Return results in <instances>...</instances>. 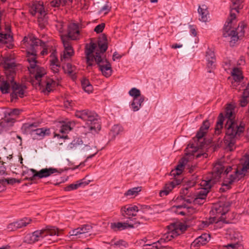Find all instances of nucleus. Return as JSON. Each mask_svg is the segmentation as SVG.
I'll return each mask as SVG.
<instances>
[{"mask_svg":"<svg viewBox=\"0 0 249 249\" xmlns=\"http://www.w3.org/2000/svg\"><path fill=\"white\" fill-rule=\"evenodd\" d=\"M26 87L25 86L17 84L16 82L12 85V93L11 94V100L17 99L18 97L23 98L25 95Z\"/></svg>","mask_w":249,"mask_h":249,"instance_id":"nucleus-16","label":"nucleus"},{"mask_svg":"<svg viewBox=\"0 0 249 249\" xmlns=\"http://www.w3.org/2000/svg\"><path fill=\"white\" fill-rule=\"evenodd\" d=\"M51 57H52V58L50 60V65H51V64H58V60L57 57L55 56L54 53H52V54L51 55Z\"/></svg>","mask_w":249,"mask_h":249,"instance_id":"nucleus-56","label":"nucleus"},{"mask_svg":"<svg viewBox=\"0 0 249 249\" xmlns=\"http://www.w3.org/2000/svg\"><path fill=\"white\" fill-rule=\"evenodd\" d=\"M98 46L100 49L101 52L104 53L107 49V37L105 35L103 36V41H99L98 42Z\"/></svg>","mask_w":249,"mask_h":249,"instance_id":"nucleus-43","label":"nucleus"},{"mask_svg":"<svg viewBox=\"0 0 249 249\" xmlns=\"http://www.w3.org/2000/svg\"><path fill=\"white\" fill-rule=\"evenodd\" d=\"M144 97L135 98L133 99V102L131 104L132 110L134 111H137L140 109L141 107L142 104L144 101Z\"/></svg>","mask_w":249,"mask_h":249,"instance_id":"nucleus-33","label":"nucleus"},{"mask_svg":"<svg viewBox=\"0 0 249 249\" xmlns=\"http://www.w3.org/2000/svg\"><path fill=\"white\" fill-rule=\"evenodd\" d=\"M5 182H6L7 184H13L17 182V179L14 178H6L5 179Z\"/></svg>","mask_w":249,"mask_h":249,"instance_id":"nucleus-60","label":"nucleus"},{"mask_svg":"<svg viewBox=\"0 0 249 249\" xmlns=\"http://www.w3.org/2000/svg\"><path fill=\"white\" fill-rule=\"evenodd\" d=\"M231 75L234 80L232 82V85L235 86V83L240 82L243 79V76L241 70L238 68H234L231 71Z\"/></svg>","mask_w":249,"mask_h":249,"instance_id":"nucleus-29","label":"nucleus"},{"mask_svg":"<svg viewBox=\"0 0 249 249\" xmlns=\"http://www.w3.org/2000/svg\"><path fill=\"white\" fill-rule=\"evenodd\" d=\"M50 67L52 71L54 73H57L59 70L60 66L58 64H51Z\"/></svg>","mask_w":249,"mask_h":249,"instance_id":"nucleus-54","label":"nucleus"},{"mask_svg":"<svg viewBox=\"0 0 249 249\" xmlns=\"http://www.w3.org/2000/svg\"><path fill=\"white\" fill-rule=\"evenodd\" d=\"M234 107L231 105H229L226 108L225 116L224 117L222 113H220L218 117V120L215 128V133L219 134L221 132V130L223 128V122L226 119L227 121L230 120H234Z\"/></svg>","mask_w":249,"mask_h":249,"instance_id":"nucleus-12","label":"nucleus"},{"mask_svg":"<svg viewBox=\"0 0 249 249\" xmlns=\"http://www.w3.org/2000/svg\"><path fill=\"white\" fill-rule=\"evenodd\" d=\"M206 59L207 61V69L208 72H212L215 68V57L214 53L208 50L206 52Z\"/></svg>","mask_w":249,"mask_h":249,"instance_id":"nucleus-18","label":"nucleus"},{"mask_svg":"<svg viewBox=\"0 0 249 249\" xmlns=\"http://www.w3.org/2000/svg\"><path fill=\"white\" fill-rule=\"evenodd\" d=\"M226 129L224 142L227 147L232 151L235 148V144L238 139L244 133L245 124L235 120L227 121L225 125Z\"/></svg>","mask_w":249,"mask_h":249,"instance_id":"nucleus-3","label":"nucleus"},{"mask_svg":"<svg viewBox=\"0 0 249 249\" xmlns=\"http://www.w3.org/2000/svg\"><path fill=\"white\" fill-rule=\"evenodd\" d=\"M105 27V24L104 23H102L101 24H98L97 25L95 28L94 31L97 34L101 33L103 32V30Z\"/></svg>","mask_w":249,"mask_h":249,"instance_id":"nucleus-51","label":"nucleus"},{"mask_svg":"<svg viewBox=\"0 0 249 249\" xmlns=\"http://www.w3.org/2000/svg\"><path fill=\"white\" fill-rule=\"evenodd\" d=\"M63 69L65 73L71 76H73L76 73V67L74 66H72L70 63H67L63 66Z\"/></svg>","mask_w":249,"mask_h":249,"instance_id":"nucleus-35","label":"nucleus"},{"mask_svg":"<svg viewBox=\"0 0 249 249\" xmlns=\"http://www.w3.org/2000/svg\"><path fill=\"white\" fill-rule=\"evenodd\" d=\"M74 124L71 122H68L62 124L59 130L62 134H66L70 132L72 129Z\"/></svg>","mask_w":249,"mask_h":249,"instance_id":"nucleus-40","label":"nucleus"},{"mask_svg":"<svg viewBox=\"0 0 249 249\" xmlns=\"http://www.w3.org/2000/svg\"><path fill=\"white\" fill-rule=\"evenodd\" d=\"M111 9V7L109 6L108 4H106L104 6L102 7L100 11L101 12H105V14L108 13Z\"/></svg>","mask_w":249,"mask_h":249,"instance_id":"nucleus-58","label":"nucleus"},{"mask_svg":"<svg viewBox=\"0 0 249 249\" xmlns=\"http://www.w3.org/2000/svg\"><path fill=\"white\" fill-rule=\"evenodd\" d=\"M190 32L191 33L192 35H193L194 36H196L197 35V32H196L194 26L193 25H190Z\"/></svg>","mask_w":249,"mask_h":249,"instance_id":"nucleus-62","label":"nucleus"},{"mask_svg":"<svg viewBox=\"0 0 249 249\" xmlns=\"http://www.w3.org/2000/svg\"><path fill=\"white\" fill-rule=\"evenodd\" d=\"M32 222L30 218L25 217L16 222L17 229H20L27 226Z\"/></svg>","mask_w":249,"mask_h":249,"instance_id":"nucleus-37","label":"nucleus"},{"mask_svg":"<svg viewBox=\"0 0 249 249\" xmlns=\"http://www.w3.org/2000/svg\"><path fill=\"white\" fill-rule=\"evenodd\" d=\"M69 234L71 236H77L80 234L79 230L78 228L70 231Z\"/></svg>","mask_w":249,"mask_h":249,"instance_id":"nucleus-59","label":"nucleus"},{"mask_svg":"<svg viewBox=\"0 0 249 249\" xmlns=\"http://www.w3.org/2000/svg\"><path fill=\"white\" fill-rule=\"evenodd\" d=\"M230 238L231 240H234L236 243L229 244L224 247V249H234L237 248V243L239 241L241 236L238 232L234 231H231L230 233Z\"/></svg>","mask_w":249,"mask_h":249,"instance_id":"nucleus-25","label":"nucleus"},{"mask_svg":"<svg viewBox=\"0 0 249 249\" xmlns=\"http://www.w3.org/2000/svg\"><path fill=\"white\" fill-rule=\"evenodd\" d=\"M231 169V166H226L224 162L218 160L214 164L212 172L205 179L214 184L219 180L222 173L228 174Z\"/></svg>","mask_w":249,"mask_h":249,"instance_id":"nucleus-10","label":"nucleus"},{"mask_svg":"<svg viewBox=\"0 0 249 249\" xmlns=\"http://www.w3.org/2000/svg\"><path fill=\"white\" fill-rule=\"evenodd\" d=\"M138 211L136 206L132 205H127L121 209V212L124 216H135Z\"/></svg>","mask_w":249,"mask_h":249,"instance_id":"nucleus-24","label":"nucleus"},{"mask_svg":"<svg viewBox=\"0 0 249 249\" xmlns=\"http://www.w3.org/2000/svg\"><path fill=\"white\" fill-rule=\"evenodd\" d=\"M3 61L6 78L0 79V90L2 93L5 94L9 92L10 88H12V85L15 83L14 76L16 65L14 61L10 58H5Z\"/></svg>","mask_w":249,"mask_h":249,"instance_id":"nucleus-5","label":"nucleus"},{"mask_svg":"<svg viewBox=\"0 0 249 249\" xmlns=\"http://www.w3.org/2000/svg\"><path fill=\"white\" fill-rule=\"evenodd\" d=\"M173 200L177 203H185L187 204V203H191L192 202V200L190 199H185L182 196H178L176 199H174Z\"/></svg>","mask_w":249,"mask_h":249,"instance_id":"nucleus-48","label":"nucleus"},{"mask_svg":"<svg viewBox=\"0 0 249 249\" xmlns=\"http://www.w3.org/2000/svg\"><path fill=\"white\" fill-rule=\"evenodd\" d=\"M177 184L178 183L174 181L166 184L163 189L161 190L159 193L160 196L162 197L168 195L169 193L173 190L174 187H175Z\"/></svg>","mask_w":249,"mask_h":249,"instance_id":"nucleus-31","label":"nucleus"},{"mask_svg":"<svg viewBox=\"0 0 249 249\" xmlns=\"http://www.w3.org/2000/svg\"><path fill=\"white\" fill-rule=\"evenodd\" d=\"M198 13L199 15V20L203 22L207 21L209 16V11L207 6L203 4L201 6H199L198 8Z\"/></svg>","mask_w":249,"mask_h":249,"instance_id":"nucleus-27","label":"nucleus"},{"mask_svg":"<svg viewBox=\"0 0 249 249\" xmlns=\"http://www.w3.org/2000/svg\"><path fill=\"white\" fill-rule=\"evenodd\" d=\"M81 85L83 89L88 93L91 92L93 90L92 86L90 84L89 81L84 79L81 81Z\"/></svg>","mask_w":249,"mask_h":249,"instance_id":"nucleus-41","label":"nucleus"},{"mask_svg":"<svg viewBox=\"0 0 249 249\" xmlns=\"http://www.w3.org/2000/svg\"><path fill=\"white\" fill-rule=\"evenodd\" d=\"M243 0H232L230 15L223 28V36L229 38L231 46H233L238 40L244 36L245 25L244 23H240L236 28H232L233 24L236 22V15L239 13V10L243 8Z\"/></svg>","mask_w":249,"mask_h":249,"instance_id":"nucleus-2","label":"nucleus"},{"mask_svg":"<svg viewBox=\"0 0 249 249\" xmlns=\"http://www.w3.org/2000/svg\"><path fill=\"white\" fill-rule=\"evenodd\" d=\"M35 123H25L22 126V129L24 130H29L31 128L33 127H36Z\"/></svg>","mask_w":249,"mask_h":249,"instance_id":"nucleus-52","label":"nucleus"},{"mask_svg":"<svg viewBox=\"0 0 249 249\" xmlns=\"http://www.w3.org/2000/svg\"><path fill=\"white\" fill-rule=\"evenodd\" d=\"M136 223L133 222L132 219L129 218V221L126 222H114L110 224L111 229L115 231H120L127 228H133Z\"/></svg>","mask_w":249,"mask_h":249,"instance_id":"nucleus-17","label":"nucleus"},{"mask_svg":"<svg viewBox=\"0 0 249 249\" xmlns=\"http://www.w3.org/2000/svg\"><path fill=\"white\" fill-rule=\"evenodd\" d=\"M22 48L27 52V61L29 63L28 66L29 71L32 73L38 85L43 84V78L46 74L45 69L37 65V53L41 51L42 55L48 54V49L46 44L32 35L25 36L21 42Z\"/></svg>","mask_w":249,"mask_h":249,"instance_id":"nucleus-1","label":"nucleus"},{"mask_svg":"<svg viewBox=\"0 0 249 249\" xmlns=\"http://www.w3.org/2000/svg\"><path fill=\"white\" fill-rule=\"evenodd\" d=\"M80 234L88 233L91 231L92 226L90 224H85L78 228Z\"/></svg>","mask_w":249,"mask_h":249,"instance_id":"nucleus-45","label":"nucleus"},{"mask_svg":"<svg viewBox=\"0 0 249 249\" xmlns=\"http://www.w3.org/2000/svg\"><path fill=\"white\" fill-rule=\"evenodd\" d=\"M200 185L203 188L196 193L194 198V202L196 204L201 205L204 203V200L206 199L209 190L213 185L209 181L204 179L200 183Z\"/></svg>","mask_w":249,"mask_h":249,"instance_id":"nucleus-13","label":"nucleus"},{"mask_svg":"<svg viewBox=\"0 0 249 249\" xmlns=\"http://www.w3.org/2000/svg\"><path fill=\"white\" fill-rule=\"evenodd\" d=\"M249 172V153L246 154L237 165L233 174L226 178L220 190L225 191L231 188V185L237 181Z\"/></svg>","mask_w":249,"mask_h":249,"instance_id":"nucleus-4","label":"nucleus"},{"mask_svg":"<svg viewBox=\"0 0 249 249\" xmlns=\"http://www.w3.org/2000/svg\"><path fill=\"white\" fill-rule=\"evenodd\" d=\"M249 103V97L247 96H244L242 95L240 99L239 100V104L242 107H244L247 105Z\"/></svg>","mask_w":249,"mask_h":249,"instance_id":"nucleus-50","label":"nucleus"},{"mask_svg":"<svg viewBox=\"0 0 249 249\" xmlns=\"http://www.w3.org/2000/svg\"><path fill=\"white\" fill-rule=\"evenodd\" d=\"M50 129L46 128H37L33 131L32 135L34 139H41L46 135L50 134Z\"/></svg>","mask_w":249,"mask_h":249,"instance_id":"nucleus-26","label":"nucleus"},{"mask_svg":"<svg viewBox=\"0 0 249 249\" xmlns=\"http://www.w3.org/2000/svg\"><path fill=\"white\" fill-rule=\"evenodd\" d=\"M187 226L180 222L172 223L168 226V231L158 241L160 244L168 242L184 232Z\"/></svg>","mask_w":249,"mask_h":249,"instance_id":"nucleus-9","label":"nucleus"},{"mask_svg":"<svg viewBox=\"0 0 249 249\" xmlns=\"http://www.w3.org/2000/svg\"><path fill=\"white\" fill-rule=\"evenodd\" d=\"M0 121L6 131L13 126L15 123V121H14V118H10L9 117H7L5 116H4V118Z\"/></svg>","mask_w":249,"mask_h":249,"instance_id":"nucleus-34","label":"nucleus"},{"mask_svg":"<svg viewBox=\"0 0 249 249\" xmlns=\"http://www.w3.org/2000/svg\"><path fill=\"white\" fill-rule=\"evenodd\" d=\"M242 95L249 97V83L248 84L246 88L244 89Z\"/></svg>","mask_w":249,"mask_h":249,"instance_id":"nucleus-61","label":"nucleus"},{"mask_svg":"<svg viewBox=\"0 0 249 249\" xmlns=\"http://www.w3.org/2000/svg\"><path fill=\"white\" fill-rule=\"evenodd\" d=\"M121 57V56L115 52L113 53L112 59L113 61H115L116 59H120Z\"/></svg>","mask_w":249,"mask_h":249,"instance_id":"nucleus-63","label":"nucleus"},{"mask_svg":"<svg viewBox=\"0 0 249 249\" xmlns=\"http://www.w3.org/2000/svg\"><path fill=\"white\" fill-rule=\"evenodd\" d=\"M68 36L72 40H77L80 38V30L77 24L72 23L69 24L68 31Z\"/></svg>","mask_w":249,"mask_h":249,"instance_id":"nucleus-21","label":"nucleus"},{"mask_svg":"<svg viewBox=\"0 0 249 249\" xmlns=\"http://www.w3.org/2000/svg\"><path fill=\"white\" fill-rule=\"evenodd\" d=\"M229 210V206L224 202L216 203L213 206L211 211L212 215H215L208 219L202 222L204 227H208L213 223H215L216 226H220L221 222L225 220L223 217Z\"/></svg>","mask_w":249,"mask_h":249,"instance_id":"nucleus-7","label":"nucleus"},{"mask_svg":"<svg viewBox=\"0 0 249 249\" xmlns=\"http://www.w3.org/2000/svg\"><path fill=\"white\" fill-rule=\"evenodd\" d=\"M210 239V235L208 233H203L196 238L191 244L192 247H198L206 245Z\"/></svg>","mask_w":249,"mask_h":249,"instance_id":"nucleus-22","label":"nucleus"},{"mask_svg":"<svg viewBox=\"0 0 249 249\" xmlns=\"http://www.w3.org/2000/svg\"><path fill=\"white\" fill-rule=\"evenodd\" d=\"M46 237L48 236L59 235V231L57 228L54 227H47L45 229Z\"/></svg>","mask_w":249,"mask_h":249,"instance_id":"nucleus-42","label":"nucleus"},{"mask_svg":"<svg viewBox=\"0 0 249 249\" xmlns=\"http://www.w3.org/2000/svg\"><path fill=\"white\" fill-rule=\"evenodd\" d=\"M51 6L52 7H58L62 5L61 0H53L50 2Z\"/></svg>","mask_w":249,"mask_h":249,"instance_id":"nucleus-55","label":"nucleus"},{"mask_svg":"<svg viewBox=\"0 0 249 249\" xmlns=\"http://www.w3.org/2000/svg\"><path fill=\"white\" fill-rule=\"evenodd\" d=\"M82 143L83 142L81 138H75L67 145L66 150L68 152L76 150Z\"/></svg>","mask_w":249,"mask_h":249,"instance_id":"nucleus-28","label":"nucleus"},{"mask_svg":"<svg viewBox=\"0 0 249 249\" xmlns=\"http://www.w3.org/2000/svg\"><path fill=\"white\" fill-rule=\"evenodd\" d=\"M129 94L130 96L133 97V99H134L135 98L143 97V96L141 95L140 90L135 88L131 89L129 91Z\"/></svg>","mask_w":249,"mask_h":249,"instance_id":"nucleus-47","label":"nucleus"},{"mask_svg":"<svg viewBox=\"0 0 249 249\" xmlns=\"http://www.w3.org/2000/svg\"><path fill=\"white\" fill-rule=\"evenodd\" d=\"M29 12L32 16L36 17L39 27L42 29L45 28L48 23V18L43 2L33 1L29 7Z\"/></svg>","mask_w":249,"mask_h":249,"instance_id":"nucleus-8","label":"nucleus"},{"mask_svg":"<svg viewBox=\"0 0 249 249\" xmlns=\"http://www.w3.org/2000/svg\"><path fill=\"white\" fill-rule=\"evenodd\" d=\"M7 229L9 231H14L17 230V225L16 222L11 223L7 226Z\"/></svg>","mask_w":249,"mask_h":249,"instance_id":"nucleus-57","label":"nucleus"},{"mask_svg":"<svg viewBox=\"0 0 249 249\" xmlns=\"http://www.w3.org/2000/svg\"><path fill=\"white\" fill-rule=\"evenodd\" d=\"M20 111L18 109L15 108L7 110L5 113V116L10 118H14L16 121L17 117L20 114Z\"/></svg>","mask_w":249,"mask_h":249,"instance_id":"nucleus-39","label":"nucleus"},{"mask_svg":"<svg viewBox=\"0 0 249 249\" xmlns=\"http://www.w3.org/2000/svg\"><path fill=\"white\" fill-rule=\"evenodd\" d=\"M141 187H134L128 190L124 193V196H129L130 198H132L137 196L139 193L141 191Z\"/></svg>","mask_w":249,"mask_h":249,"instance_id":"nucleus-36","label":"nucleus"},{"mask_svg":"<svg viewBox=\"0 0 249 249\" xmlns=\"http://www.w3.org/2000/svg\"><path fill=\"white\" fill-rule=\"evenodd\" d=\"M75 116L86 122L89 132L93 133L101 129L98 116L94 111L89 110H78L75 112Z\"/></svg>","mask_w":249,"mask_h":249,"instance_id":"nucleus-6","label":"nucleus"},{"mask_svg":"<svg viewBox=\"0 0 249 249\" xmlns=\"http://www.w3.org/2000/svg\"><path fill=\"white\" fill-rule=\"evenodd\" d=\"M171 211L178 214L185 215L187 209H185V204L177 203L171 207Z\"/></svg>","mask_w":249,"mask_h":249,"instance_id":"nucleus-32","label":"nucleus"},{"mask_svg":"<svg viewBox=\"0 0 249 249\" xmlns=\"http://www.w3.org/2000/svg\"><path fill=\"white\" fill-rule=\"evenodd\" d=\"M93 61L96 62L98 67L107 61L106 58L102 56L100 53L96 52L95 55H93Z\"/></svg>","mask_w":249,"mask_h":249,"instance_id":"nucleus-38","label":"nucleus"},{"mask_svg":"<svg viewBox=\"0 0 249 249\" xmlns=\"http://www.w3.org/2000/svg\"><path fill=\"white\" fill-rule=\"evenodd\" d=\"M84 184V182L82 180L77 181L75 184H71L67 186L65 190L67 191H70L71 190L77 189L79 187L82 186Z\"/></svg>","mask_w":249,"mask_h":249,"instance_id":"nucleus-44","label":"nucleus"},{"mask_svg":"<svg viewBox=\"0 0 249 249\" xmlns=\"http://www.w3.org/2000/svg\"><path fill=\"white\" fill-rule=\"evenodd\" d=\"M55 79L51 78H46L45 80H43L42 84L38 85L42 88V90L44 92H50L58 85L59 77L55 76Z\"/></svg>","mask_w":249,"mask_h":249,"instance_id":"nucleus-15","label":"nucleus"},{"mask_svg":"<svg viewBox=\"0 0 249 249\" xmlns=\"http://www.w3.org/2000/svg\"><path fill=\"white\" fill-rule=\"evenodd\" d=\"M183 169L184 164L180 163L177 166L175 170H173L171 171V175L174 176H175L176 175H179L181 174Z\"/></svg>","mask_w":249,"mask_h":249,"instance_id":"nucleus-46","label":"nucleus"},{"mask_svg":"<svg viewBox=\"0 0 249 249\" xmlns=\"http://www.w3.org/2000/svg\"><path fill=\"white\" fill-rule=\"evenodd\" d=\"M45 232L44 229L40 230H36L34 231L31 234H29L27 236V238L28 237L29 238L28 243L31 244L41 240L44 237H46V233Z\"/></svg>","mask_w":249,"mask_h":249,"instance_id":"nucleus-19","label":"nucleus"},{"mask_svg":"<svg viewBox=\"0 0 249 249\" xmlns=\"http://www.w3.org/2000/svg\"><path fill=\"white\" fill-rule=\"evenodd\" d=\"M61 40L64 47L63 54L61 55V60H66L70 59L74 54L73 50L69 41V39L65 36L61 37Z\"/></svg>","mask_w":249,"mask_h":249,"instance_id":"nucleus-14","label":"nucleus"},{"mask_svg":"<svg viewBox=\"0 0 249 249\" xmlns=\"http://www.w3.org/2000/svg\"><path fill=\"white\" fill-rule=\"evenodd\" d=\"M185 209H187V212L185 213V215L191 214L195 213V209L191 207L188 206L187 204H185Z\"/></svg>","mask_w":249,"mask_h":249,"instance_id":"nucleus-53","label":"nucleus"},{"mask_svg":"<svg viewBox=\"0 0 249 249\" xmlns=\"http://www.w3.org/2000/svg\"><path fill=\"white\" fill-rule=\"evenodd\" d=\"M58 173V171L56 169L53 168H43L41 169L39 171H37L34 169H30L27 171H24L22 173V176L26 174H29V177H26L24 178V180H34L36 178H47L50 176L51 175L54 173Z\"/></svg>","mask_w":249,"mask_h":249,"instance_id":"nucleus-11","label":"nucleus"},{"mask_svg":"<svg viewBox=\"0 0 249 249\" xmlns=\"http://www.w3.org/2000/svg\"><path fill=\"white\" fill-rule=\"evenodd\" d=\"M99 68L102 74L106 77H108L111 75L112 72L111 65L108 61L102 64Z\"/></svg>","mask_w":249,"mask_h":249,"instance_id":"nucleus-30","label":"nucleus"},{"mask_svg":"<svg viewBox=\"0 0 249 249\" xmlns=\"http://www.w3.org/2000/svg\"><path fill=\"white\" fill-rule=\"evenodd\" d=\"M62 2V5L64 6L66 4H69L71 3L72 1V0H61Z\"/></svg>","mask_w":249,"mask_h":249,"instance_id":"nucleus-64","label":"nucleus"},{"mask_svg":"<svg viewBox=\"0 0 249 249\" xmlns=\"http://www.w3.org/2000/svg\"><path fill=\"white\" fill-rule=\"evenodd\" d=\"M96 47V44L92 42L86 45L85 54L86 55L87 63L89 66H92L93 65V56L92 53Z\"/></svg>","mask_w":249,"mask_h":249,"instance_id":"nucleus-20","label":"nucleus"},{"mask_svg":"<svg viewBox=\"0 0 249 249\" xmlns=\"http://www.w3.org/2000/svg\"><path fill=\"white\" fill-rule=\"evenodd\" d=\"M123 129L121 126L119 125H115L112 128L111 130L112 135L115 136L118 134H119L121 131H122Z\"/></svg>","mask_w":249,"mask_h":249,"instance_id":"nucleus-49","label":"nucleus"},{"mask_svg":"<svg viewBox=\"0 0 249 249\" xmlns=\"http://www.w3.org/2000/svg\"><path fill=\"white\" fill-rule=\"evenodd\" d=\"M210 126V123L208 120L203 121L202 125L196 134V137L197 141H199L203 138L204 135L207 133Z\"/></svg>","mask_w":249,"mask_h":249,"instance_id":"nucleus-23","label":"nucleus"}]
</instances>
